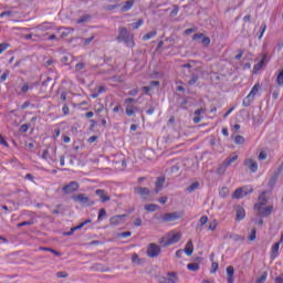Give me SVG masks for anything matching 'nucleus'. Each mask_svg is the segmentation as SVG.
Returning <instances> with one entry per match:
<instances>
[{"mask_svg":"<svg viewBox=\"0 0 283 283\" xmlns=\"http://www.w3.org/2000/svg\"><path fill=\"white\" fill-rule=\"evenodd\" d=\"M134 8V0H127L124 6L122 7V12H129V9Z\"/></svg>","mask_w":283,"mask_h":283,"instance_id":"a878e982","label":"nucleus"},{"mask_svg":"<svg viewBox=\"0 0 283 283\" xmlns=\"http://www.w3.org/2000/svg\"><path fill=\"white\" fill-rule=\"evenodd\" d=\"M135 193H138L142 198H147L149 196V188L137 187L135 188Z\"/></svg>","mask_w":283,"mask_h":283,"instance_id":"aec40b11","label":"nucleus"},{"mask_svg":"<svg viewBox=\"0 0 283 283\" xmlns=\"http://www.w3.org/2000/svg\"><path fill=\"white\" fill-rule=\"evenodd\" d=\"M277 85H283V69L280 71L277 77H276Z\"/></svg>","mask_w":283,"mask_h":283,"instance_id":"a18cd8bd","label":"nucleus"},{"mask_svg":"<svg viewBox=\"0 0 283 283\" xmlns=\"http://www.w3.org/2000/svg\"><path fill=\"white\" fill-rule=\"evenodd\" d=\"M266 157H268V155H266V151H264V150H262L260 154H259V160H266Z\"/></svg>","mask_w":283,"mask_h":283,"instance_id":"e2e57ef3","label":"nucleus"},{"mask_svg":"<svg viewBox=\"0 0 283 283\" xmlns=\"http://www.w3.org/2000/svg\"><path fill=\"white\" fill-rule=\"evenodd\" d=\"M186 255H193V241L189 240L184 249Z\"/></svg>","mask_w":283,"mask_h":283,"instance_id":"4be33fe9","label":"nucleus"},{"mask_svg":"<svg viewBox=\"0 0 283 283\" xmlns=\"http://www.w3.org/2000/svg\"><path fill=\"white\" fill-rule=\"evenodd\" d=\"M10 44L8 43H0V54H3V51L9 49Z\"/></svg>","mask_w":283,"mask_h":283,"instance_id":"6e6d98bb","label":"nucleus"},{"mask_svg":"<svg viewBox=\"0 0 283 283\" xmlns=\"http://www.w3.org/2000/svg\"><path fill=\"white\" fill-rule=\"evenodd\" d=\"M125 218H127V214H118L113 218H111V224L114 227H118V224H123L125 222Z\"/></svg>","mask_w":283,"mask_h":283,"instance_id":"4468645a","label":"nucleus"},{"mask_svg":"<svg viewBox=\"0 0 283 283\" xmlns=\"http://www.w3.org/2000/svg\"><path fill=\"white\" fill-rule=\"evenodd\" d=\"M277 255H280V242H276L272 245L270 258L271 260H275Z\"/></svg>","mask_w":283,"mask_h":283,"instance_id":"dca6fc26","label":"nucleus"},{"mask_svg":"<svg viewBox=\"0 0 283 283\" xmlns=\"http://www.w3.org/2000/svg\"><path fill=\"white\" fill-rule=\"evenodd\" d=\"M200 187V182L198 181H195L192 182L188 188H187V191L189 193H193V191H196V189H198Z\"/></svg>","mask_w":283,"mask_h":283,"instance_id":"cd10ccee","label":"nucleus"},{"mask_svg":"<svg viewBox=\"0 0 283 283\" xmlns=\"http://www.w3.org/2000/svg\"><path fill=\"white\" fill-rule=\"evenodd\" d=\"M143 23H145V21L143 19L137 20L135 23H133L134 30H138V28H140V25H143Z\"/></svg>","mask_w":283,"mask_h":283,"instance_id":"de8ad7c7","label":"nucleus"},{"mask_svg":"<svg viewBox=\"0 0 283 283\" xmlns=\"http://www.w3.org/2000/svg\"><path fill=\"white\" fill-rule=\"evenodd\" d=\"M234 273H235V270L233 269V265H229L227 268L228 283L235 282V279L233 277Z\"/></svg>","mask_w":283,"mask_h":283,"instance_id":"a211bd4d","label":"nucleus"},{"mask_svg":"<svg viewBox=\"0 0 283 283\" xmlns=\"http://www.w3.org/2000/svg\"><path fill=\"white\" fill-rule=\"evenodd\" d=\"M207 222H209V217H207V216H202V217L199 219V224H200V227H205V224H207Z\"/></svg>","mask_w":283,"mask_h":283,"instance_id":"c03bdc74","label":"nucleus"},{"mask_svg":"<svg viewBox=\"0 0 283 283\" xmlns=\"http://www.w3.org/2000/svg\"><path fill=\"white\" fill-rule=\"evenodd\" d=\"M138 92H139L138 88H133V90H130V91L127 93V95H128V96H138Z\"/></svg>","mask_w":283,"mask_h":283,"instance_id":"13d9d810","label":"nucleus"},{"mask_svg":"<svg viewBox=\"0 0 283 283\" xmlns=\"http://www.w3.org/2000/svg\"><path fill=\"white\" fill-rule=\"evenodd\" d=\"M219 264L218 262H212L210 273H216L218 271Z\"/></svg>","mask_w":283,"mask_h":283,"instance_id":"052dcab7","label":"nucleus"},{"mask_svg":"<svg viewBox=\"0 0 283 283\" xmlns=\"http://www.w3.org/2000/svg\"><path fill=\"white\" fill-rule=\"evenodd\" d=\"M132 262H134V264H140L142 259L138 256V254L134 253L132 258Z\"/></svg>","mask_w":283,"mask_h":283,"instance_id":"3c124183","label":"nucleus"},{"mask_svg":"<svg viewBox=\"0 0 283 283\" xmlns=\"http://www.w3.org/2000/svg\"><path fill=\"white\" fill-rule=\"evenodd\" d=\"M71 198L74 202H80V205H84L85 207H94L95 205L85 193L73 195Z\"/></svg>","mask_w":283,"mask_h":283,"instance_id":"7ed1b4c3","label":"nucleus"},{"mask_svg":"<svg viewBox=\"0 0 283 283\" xmlns=\"http://www.w3.org/2000/svg\"><path fill=\"white\" fill-rule=\"evenodd\" d=\"M56 277H67V272H57Z\"/></svg>","mask_w":283,"mask_h":283,"instance_id":"774afa93","label":"nucleus"},{"mask_svg":"<svg viewBox=\"0 0 283 283\" xmlns=\"http://www.w3.org/2000/svg\"><path fill=\"white\" fill-rule=\"evenodd\" d=\"M269 202V199L266 198V192L263 191L259 196V202L254 205V207H264Z\"/></svg>","mask_w":283,"mask_h":283,"instance_id":"f3484780","label":"nucleus"},{"mask_svg":"<svg viewBox=\"0 0 283 283\" xmlns=\"http://www.w3.org/2000/svg\"><path fill=\"white\" fill-rule=\"evenodd\" d=\"M157 32L156 31H150L148 33H146L143 36V41H149V39H154V36H156Z\"/></svg>","mask_w":283,"mask_h":283,"instance_id":"2f4dec72","label":"nucleus"},{"mask_svg":"<svg viewBox=\"0 0 283 283\" xmlns=\"http://www.w3.org/2000/svg\"><path fill=\"white\" fill-rule=\"evenodd\" d=\"M165 177H158L156 182H155V193H160V189H163V187H165Z\"/></svg>","mask_w":283,"mask_h":283,"instance_id":"2eb2a0df","label":"nucleus"},{"mask_svg":"<svg viewBox=\"0 0 283 283\" xmlns=\"http://www.w3.org/2000/svg\"><path fill=\"white\" fill-rule=\"evenodd\" d=\"M142 224H143V219L142 218L135 219V221H134L135 227H140Z\"/></svg>","mask_w":283,"mask_h":283,"instance_id":"69168bd1","label":"nucleus"},{"mask_svg":"<svg viewBox=\"0 0 283 283\" xmlns=\"http://www.w3.org/2000/svg\"><path fill=\"white\" fill-rule=\"evenodd\" d=\"M144 209L145 211L154 212V211H158V209H160V206L156 203H148L144 206Z\"/></svg>","mask_w":283,"mask_h":283,"instance_id":"393cba45","label":"nucleus"},{"mask_svg":"<svg viewBox=\"0 0 283 283\" xmlns=\"http://www.w3.org/2000/svg\"><path fill=\"white\" fill-rule=\"evenodd\" d=\"M95 195L99 197L101 202H109V200H112L109 195H107V191L104 189H97Z\"/></svg>","mask_w":283,"mask_h":283,"instance_id":"ddd939ff","label":"nucleus"},{"mask_svg":"<svg viewBox=\"0 0 283 283\" xmlns=\"http://www.w3.org/2000/svg\"><path fill=\"white\" fill-rule=\"evenodd\" d=\"M264 32H266V23H263V24L260 27V35H259V39H262V36H264Z\"/></svg>","mask_w":283,"mask_h":283,"instance_id":"603ef678","label":"nucleus"},{"mask_svg":"<svg viewBox=\"0 0 283 283\" xmlns=\"http://www.w3.org/2000/svg\"><path fill=\"white\" fill-rule=\"evenodd\" d=\"M234 211L237 213L235 216V221L237 222H242V220H244V218H247V211L244 210V208L240 205L234 206Z\"/></svg>","mask_w":283,"mask_h":283,"instance_id":"1a4fd4ad","label":"nucleus"},{"mask_svg":"<svg viewBox=\"0 0 283 283\" xmlns=\"http://www.w3.org/2000/svg\"><path fill=\"white\" fill-rule=\"evenodd\" d=\"M256 235H258V229L252 228L251 233L248 237V240H250V242H253L255 240Z\"/></svg>","mask_w":283,"mask_h":283,"instance_id":"72a5a7b5","label":"nucleus"},{"mask_svg":"<svg viewBox=\"0 0 283 283\" xmlns=\"http://www.w3.org/2000/svg\"><path fill=\"white\" fill-rule=\"evenodd\" d=\"M234 143H235V145H244V137L241 135H237L234 137Z\"/></svg>","mask_w":283,"mask_h":283,"instance_id":"e433bc0d","label":"nucleus"},{"mask_svg":"<svg viewBox=\"0 0 283 283\" xmlns=\"http://www.w3.org/2000/svg\"><path fill=\"white\" fill-rule=\"evenodd\" d=\"M95 38H96L95 35H92L91 38L83 39L84 45H90V43H92V41H93Z\"/></svg>","mask_w":283,"mask_h":283,"instance_id":"5fc2aeb1","label":"nucleus"},{"mask_svg":"<svg viewBox=\"0 0 283 283\" xmlns=\"http://www.w3.org/2000/svg\"><path fill=\"white\" fill-rule=\"evenodd\" d=\"M235 160H238V155L235 154L226 158L222 165L218 168V174H224V171H227V167H231Z\"/></svg>","mask_w":283,"mask_h":283,"instance_id":"423d86ee","label":"nucleus"},{"mask_svg":"<svg viewBox=\"0 0 283 283\" xmlns=\"http://www.w3.org/2000/svg\"><path fill=\"white\" fill-rule=\"evenodd\" d=\"M180 218L179 212L155 214V220H158V222H176V220H180Z\"/></svg>","mask_w":283,"mask_h":283,"instance_id":"f03ea898","label":"nucleus"},{"mask_svg":"<svg viewBox=\"0 0 283 283\" xmlns=\"http://www.w3.org/2000/svg\"><path fill=\"white\" fill-rule=\"evenodd\" d=\"M105 216H107V211H105V209H101L98 212V220H103V218H105Z\"/></svg>","mask_w":283,"mask_h":283,"instance_id":"4d7b16f0","label":"nucleus"},{"mask_svg":"<svg viewBox=\"0 0 283 283\" xmlns=\"http://www.w3.org/2000/svg\"><path fill=\"white\" fill-rule=\"evenodd\" d=\"M117 43H124L127 45V48H134V35L127 31V28L125 27H119L118 28V35L116 38Z\"/></svg>","mask_w":283,"mask_h":283,"instance_id":"f257e3e1","label":"nucleus"},{"mask_svg":"<svg viewBox=\"0 0 283 283\" xmlns=\"http://www.w3.org/2000/svg\"><path fill=\"white\" fill-rule=\"evenodd\" d=\"M142 90L144 94H149L151 92V86H144Z\"/></svg>","mask_w":283,"mask_h":283,"instance_id":"338daca9","label":"nucleus"},{"mask_svg":"<svg viewBox=\"0 0 283 283\" xmlns=\"http://www.w3.org/2000/svg\"><path fill=\"white\" fill-rule=\"evenodd\" d=\"M277 178H280V172H274L270 180H269V188L273 189V187H275L276 182H277Z\"/></svg>","mask_w":283,"mask_h":283,"instance_id":"5701e85b","label":"nucleus"},{"mask_svg":"<svg viewBox=\"0 0 283 283\" xmlns=\"http://www.w3.org/2000/svg\"><path fill=\"white\" fill-rule=\"evenodd\" d=\"M85 67H86L85 62H80V63H77V64L75 65V71H76V72H81V70H85Z\"/></svg>","mask_w":283,"mask_h":283,"instance_id":"79ce46f5","label":"nucleus"},{"mask_svg":"<svg viewBox=\"0 0 283 283\" xmlns=\"http://www.w3.org/2000/svg\"><path fill=\"white\" fill-rule=\"evenodd\" d=\"M134 114V105L126 106V115L132 116Z\"/></svg>","mask_w":283,"mask_h":283,"instance_id":"09e8293b","label":"nucleus"},{"mask_svg":"<svg viewBox=\"0 0 283 283\" xmlns=\"http://www.w3.org/2000/svg\"><path fill=\"white\" fill-rule=\"evenodd\" d=\"M219 196H220V198H227V196H229V188L228 187H222L219 190Z\"/></svg>","mask_w":283,"mask_h":283,"instance_id":"7c9ffc66","label":"nucleus"},{"mask_svg":"<svg viewBox=\"0 0 283 283\" xmlns=\"http://www.w3.org/2000/svg\"><path fill=\"white\" fill-rule=\"evenodd\" d=\"M255 211H256V216H260V218H269V216H271V213H273V206H259V207H254Z\"/></svg>","mask_w":283,"mask_h":283,"instance_id":"39448f33","label":"nucleus"},{"mask_svg":"<svg viewBox=\"0 0 283 283\" xmlns=\"http://www.w3.org/2000/svg\"><path fill=\"white\" fill-rule=\"evenodd\" d=\"M205 108H199L197 111H195V117H193V123L198 124L200 123V120H202V115L201 114H205Z\"/></svg>","mask_w":283,"mask_h":283,"instance_id":"412c9836","label":"nucleus"},{"mask_svg":"<svg viewBox=\"0 0 283 283\" xmlns=\"http://www.w3.org/2000/svg\"><path fill=\"white\" fill-rule=\"evenodd\" d=\"M188 271H200V264L198 263H189L187 265Z\"/></svg>","mask_w":283,"mask_h":283,"instance_id":"c756f323","label":"nucleus"},{"mask_svg":"<svg viewBox=\"0 0 283 283\" xmlns=\"http://www.w3.org/2000/svg\"><path fill=\"white\" fill-rule=\"evenodd\" d=\"M243 165L250 169L252 174H255L258 171V161L253 159H245Z\"/></svg>","mask_w":283,"mask_h":283,"instance_id":"f8f14e48","label":"nucleus"},{"mask_svg":"<svg viewBox=\"0 0 283 283\" xmlns=\"http://www.w3.org/2000/svg\"><path fill=\"white\" fill-rule=\"evenodd\" d=\"M3 17H12V11H3L0 13V19H3Z\"/></svg>","mask_w":283,"mask_h":283,"instance_id":"0e129e2a","label":"nucleus"},{"mask_svg":"<svg viewBox=\"0 0 283 283\" xmlns=\"http://www.w3.org/2000/svg\"><path fill=\"white\" fill-rule=\"evenodd\" d=\"M146 253L148 258H158L163 253V249L156 243H149Z\"/></svg>","mask_w":283,"mask_h":283,"instance_id":"20e7f679","label":"nucleus"},{"mask_svg":"<svg viewBox=\"0 0 283 283\" xmlns=\"http://www.w3.org/2000/svg\"><path fill=\"white\" fill-rule=\"evenodd\" d=\"M205 34L203 33H196L192 39L193 41H198L200 43V41H202Z\"/></svg>","mask_w":283,"mask_h":283,"instance_id":"8fccbe9b","label":"nucleus"},{"mask_svg":"<svg viewBox=\"0 0 283 283\" xmlns=\"http://www.w3.org/2000/svg\"><path fill=\"white\" fill-rule=\"evenodd\" d=\"M266 277H269V274L266 272H263L261 276L256 279L255 283H264L266 282Z\"/></svg>","mask_w":283,"mask_h":283,"instance_id":"c9c22d12","label":"nucleus"},{"mask_svg":"<svg viewBox=\"0 0 283 283\" xmlns=\"http://www.w3.org/2000/svg\"><path fill=\"white\" fill-rule=\"evenodd\" d=\"M249 193H253V188L250 190H244V188H238L233 195L232 198L240 200V198H244V196H249Z\"/></svg>","mask_w":283,"mask_h":283,"instance_id":"9d476101","label":"nucleus"},{"mask_svg":"<svg viewBox=\"0 0 283 283\" xmlns=\"http://www.w3.org/2000/svg\"><path fill=\"white\" fill-rule=\"evenodd\" d=\"M8 76H10V71H6L1 76H0V81L1 83H3Z\"/></svg>","mask_w":283,"mask_h":283,"instance_id":"bf43d9fd","label":"nucleus"},{"mask_svg":"<svg viewBox=\"0 0 283 283\" xmlns=\"http://www.w3.org/2000/svg\"><path fill=\"white\" fill-rule=\"evenodd\" d=\"M253 101H255V96L249 93V95L245 98H243V102H242L243 107H250Z\"/></svg>","mask_w":283,"mask_h":283,"instance_id":"b1692460","label":"nucleus"},{"mask_svg":"<svg viewBox=\"0 0 283 283\" xmlns=\"http://www.w3.org/2000/svg\"><path fill=\"white\" fill-rule=\"evenodd\" d=\"M31 224H34V221L29 220V221H23L17 224L18 229H20V227H31Z\"/></svg>","mask_w":283,"mask_h":283,"instance_id":"58836bf2","label":"nucleus"},{"mask_svg":"<svg viewBox=\"0 0 283 283\" xmlns=\"http://www.w3.org/2000/svg\"><path fill=\"white\" fill-rule=\"evenodd\" d=\"M182 238V233L177 232L171 235V238L167 239V241L164 243V247H171V244H176L177 242H180V239Z\"/></svg>","mask_w":283,"mask_h":283,"instance_id":"9b49d317","label":"nucleus"},{"mask_svg":"<svg viewBox=\"0 0 283 283\" xmlns=\"http://www.w3.org/2000/svg\"><path fill=\"white\" fill-rule=\"evenodd\" d=\"M262 65H264V57L260 60L258 64L254 65V72H260V70H262Z\"/></svg>","mask_w":283,"mask_h":283,"instance_id":"a19ab883","label":"nucleus"},{"mask_svg":"<svg viewBox=\"0 0 283 283\" xmlns=\"http://www.w3.org/2000/svg\"><path fill=\"white\" fill-rule=\"evenodd\" d=\"M51 153L52 154L50 155V149H44L41 158L48 163H56V148H51Z\"/></svg>","mask_w":283,"mask_h":283,"instance_id":"0eeeda50","label":"nucleus"},{"mask_svg":"<svg viewBox=\"0 0 283 283\" xmlns=\"http://www.w3.org/2000/svg\"><path fill=\"white\" fill-rule=\"evenodd\" d=\"M199 78L200 77L198 76V74H192L191 78L188 81V85L193 86L196 83H198Z\"/></svg>","mask_w":283,"mask_h":283,"instance_id":"473e14b6","label":"nucleus"},{"mask_svg":"<svg viewBox=\"0 0 283 283\" xmlns=\"http://www.w3.org/2000/svg\"><path fill=\"white\" fill-rule=\"evenodd\" d=\"M200 43H201L205 48H207V46H209V44L211 43V39H210L209 36L203 35V38H202V40L200 41Z\"/></svg>","mask_w":283,"mask_h":283,"instance_id":"4c0bfd02","label":"nucleus"},{"mask_svg":"<svg viewBox=\"0 0 283 283\" xmlns=\"http://www.w3.org/2000/svg\"><path fill=\"white\" fill-rule=\"evenodd\" d=\"M80 186L78 182L76 181H71L69 185H65L62 188L63 193L69 195V193H76L78 191Z\"/></svg>","mask_w":283,"mask_h":283,"instance_id":"6e6552de","label":"nucleus"},{"mask_svg":"<svg viewBox=\"0 0 283 283\" xmlns=\"http://www.w3.org/2000/svg\"><path fill=\"white\" fill-rule=\"evenodd\" d=\"M62 112L64 116H67V114H70V106H67V104H64L62 107Z\"/></svg>","mask_w":283,"mask_h":283,"instance_id":"680f3d73","label":"nucleus"},{"mask_svg":"<svg viewBox=\"0 0 283 283\" xmlns=\"http://www.w3.org/2000/svg\"><path fill=\"white\" fill-rule=\"evenodd\" d=\"M260 83H256L253 87H252V90H251V92L249 93L251 96H255L259 92H260Z\"/></svg>","mask_w":283,"mask_h":283,"instance_id":"f704fd0d","label":"nucleus"},{"mask_svg":"<svg viewBox=\"0 0 283 283\" xmlns=\"http://www.w3.org/2000/svg\"><path fill=\"white\" fill-rule=\"evenodd\" d=\"M178 12H180V7H178V4H175L174 9L170 12V17H176Z\"/></svg>","mask_w":283,"mask_h":283,"instance_id":"49530a36","label":"nucleus"},{"mask_svg":"<svg viewBox=\"0 0 283 283\" xmlns=\"http://www.w3.org/2000/svg\"><path fill=\"white\" fill-rule=\"evenodd\" d=\"M170 277H163L159 280L160 283H178V279H176V273H169Z\"/></svg>","mask_w":283,"mask_h":283,"instance_id":"6ab92c4d","label":"nucleus"},{"mask_svg":"<svg viewBox=\"0 0 283 283\" xmlns=\"http://www.w3.org/2000/svg\"><path fill=\"white\" fill-rule=\"evenodd\" d=\"M32 87H34L33 85H30L28 83H24L21 87H20V92H18V94H28V92H30V90H32Z\"/></svg>","mask_w":283,"mask_h":283,"instance_id":"bb28decb","label":"nucleus"},{"mask_svg":"<svg viewBox=\"0 0 283 283\" xmlns=\"http://www.w3.org/2000/svg\"><path fill=\"white\" fill-rule=\"evenodd\" d=\"M28 129H30V124H23V125H21V127H20V132H21L22 134L28 133Z\"/></svg>","mask_w":283,"mask_h":283,"instance_id":"864d4df0","label":"nucleus"},{"mask_svg":"<svg viewBox=\"0 0 283 283\" xmlns=\"http://www.w3.org/2000/svg\"><path fill=\"white\" fill-rule=\"evenodd\" d=\"M90 19H92V15L90 14H84L82 15L80 19L76 20V23L81 24V23H87V21H90Z\"/></svg>","mask_w":283,"mask_h":283,"instance_id":"c85d7f7f","label":"nucleus"},{"mask_svg":"<svg viewBox=\"0 0 283 283\" xmlns=\"http://www.w3.org/2000/svg\"><path fill=\"white\" fill-rule=\"evenodd\" d=\"M230 238L233 239L234 242H242L244 240V237L240 234H231Z\"/></svg>","mask_w":283,"mask_h":283,"instance_id":"ea45409f","label":"nucleus"},{"mask_svg":"<svg viewBox=\"0 0 283 283\" xmlns=\"http://www.w3.org/2000/svg\"><path fill=\"white\" fill-rule=\"evenodd\" d=\"M218 227V221L217 220H212L208 227L209 231H216Z\"/></svg>","mask_w":283,"mask_h":283,"instance_id":"37998d69","label":"nucleus"}]
</instances>
